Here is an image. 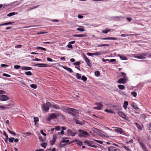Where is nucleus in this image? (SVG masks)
<instances>
[{
  "mask_svg": "<svg viewBox=\"0 0 151 151\" xmlns=\"http://www.w3.org/2000/svg\"><path fill=\"white\" fill-rule=\"evenodd\" d=\"M119 88L121 90H123L125 88V87L124 85H119L118 86Z\"/></svg>",
  "mask_w": 151,
  "mask_h": 151,
  "instance_id": "4c0bfd02",
  "label": "nucleus"
},
{
  "mask_svg": "<svg viewBox=\"0 0 151 151\" xmlns=\"http://www.w3.org/2000/svg\"><path fill=\"white\" fill-rule=\"evenodd\" d=\"M62 67L64 69L68 71L70 73H71L73 72V70H72V69L66 67L64 66H63Z\"/></svg>",
  "mask_w": 151,
  "mask_h": 151,
  "instance_id": "5701e85b",
  "label": "nucleus"
},
{
  "mask_svg": "<svg viewBox=\"0 0 151 151\" xmlns=\"http://www.w3.org/2000/svg\"><path fill=\"white\" fill-rule=\"evenodd\" d=\"M49 107L50 106H48L47 105L46 103V104L43 103L41 105V107L43 111L46 112H47L48 111L49 109Z\"/></svg>",
  "mask_w": 151,
  "mask_h": 151,
  "instance_id": "39448f33",
  "label": "nucleus"
},
{
  "mask_svg": "<svg viewBox=\"0 0 151 151\" xmlns=\"http://www.w3.org/2000/svg\"><path fill=\"white\" fill-rule=\"evenodd\" d=\"M74 65H79L81 64V62L80 61H78L74 63L73 64Z\"/></svg>",
  "mask_w": 151,
  "mask_h": 151,
  "instance_id": "6e6d98bb",
  "label": "nucleus"
},
{
  "mask_svg": "<svg viewBox=\"0 0 151 151\" xmlns=\"http://www.w3.org/2000/svg\"><path fill=\"white\" fill-rule=\"evenodd\" d=\"M131 94L133 96L135 97L137 96V93L134 91L132 92L131 93Z\"/></svg>",
  "mask_w": 151,
  "mask_h": 151,
  "instance_id": "864d4df0",
  "label": "nucleus"
},
{
  "mask_svg": "<svg viewBox=\"0 0 151 151\" xmlns=\"http://www.w3.org/2000/svg\"><path fill=\"white\" fill-rule=\"evenodd\" d=\"M105 111L108 113H114V111L113 110L110 109H106L105 110Z\"/></svg>",
  "mask_w": 151,
  "mask_h": 151,
  "instance_id": "7c9ffc66",
  "label": "nucleus"
},
{
  "mask_svg": "<svg viewBox=\"0 0 151 151\" xmlns=\"http://www.w3.org/2000/svg\"><path fill=\"white\" fill-rule=\"evenodd\" d=\"M55 129L57 131H59L60 129V127L59 126H56L55 128Z\"/></svg>",
  "mask_w": 151,
  "mask_h": 151,
  "instance_id": "e2e57ef3",
  "label": "nucleus"
},
{
  "mask_svg": "<svg viewBox=\"0 0 151 151\" xmlns=\"http://www.w3.org/2000/svg\"><path fill=\"white\" fill-rule=\"evenodd\" d=\"M81 79L83 81L85 82L87 80V78L84 76H83L81 78Z\"/></svg>",
  "mask_w": 151,
  "mask_h": 151,
  "instance_id": "ea45409f",
  "label": "nucleus"
},
{
  "mask_svg": "<svg viewBox=\"0 0 151 151\" xmlns=\"http://www.w3.org/2000/svg\"><path fill=\"white\" fill-rule=\"evenodd\" d=\"M74 141L77 142V144L79 146H81L82 145V142L81 141L76 139Z\"/></svg>",
  "mask_w": 151,
  "mask_h": 151,
  "instance_id": "4be33fe9",
  "label": "nucleus"
},
{
  "mask_svg": "<svg viewBox=\"0 0 151 151\" xmlns=\"http://www.w3.org/2000/svg\"><path fill=\"white\" fill-rule=\"evenodd\" d=\"M59 114L57 113H51L48 115V117L47 120L50 121L52 119H57L58 118Z\"/></svg>",
  "mask_w": 151,
  "mask_h": 151,
  "instance_id": "f257e3e1",
  "label": "nucleus"
},
{
  "mask_svg": "<svg viewBox=\"0 0 151 151\" xmlns=\"http://www.w3.org/2000/svg\"><path fill=\"white\" fill-rule=\"evenodd\" d=\"M46 104L48 106H50V107L55 109H61L59 105L55 104H51L49 102H46Z\"/></svg>",
  "mask_w": 151,
  "mask_h": 151,
  "instance_id": "20e7f679",
  "label": "nucleus"
},
{
  "mask_svg": "<svg viewBox=\"0 0 151 151\" xmlns=\"http://www.w3.org/2000/svg\"><path fill=\"white\" fill-rule=\"evenodd\" d=\"M121 73L122 74V75L124 76V78L125 79H127V77L126 76V74L125 73H124L123 72H121Z\"/></svg>",
  "mask_w": 151,
  "mask_h": 151,
  "instance_id": "c03bdc74",
  "label": "nucleus"
},
{
  "mask_svg": "<svg viewBox=\"0 0 151 151\" xmlns=\"http://www.w3.org/2000/svg\"><path fill=\"white\" fill-rule=\"evenodd\" d=\"M76 76L77 78L78 79H80L81 78V75L78 73L76 74Z\"/></svg>",
  "mask_w": 151,
  "mask_h": 151,
  "instance_id": "79ce46f5",
  "label": "nucleus"
},
{
  "mask_svg": "<svg viewBox=\"0 0 151 151\" xmlns=\"http://www.w3.org/2000/svg\"><path fill=\"white\" fill-rule=\"evenodd\" d=\"M34 122H35V125L37 122L39 120V119L37 117H35L34 118Z\"/></svg>",
  "mask_w": 151,
  "mask_h": 151,
  "instance_id": "473e14b6",
  "label": "nucleus"
},
{
  "mask_svg": "<svg viewBox=\"0 0 151 151\" xmlns=\"http://www.w3.org/2000/svg\"><path fill=\"white\" fill-rule=\"evenodd\" d=\"M67 47L68 48H70V49H71V48H73V47H72V45L71 44H68V45Z\"/></svg>",
  "mask_w": 151,
  "mask_h": 151,
  "instance_id": "0e129e2a",
  "label": "nucleus"
},
{
  "mask_svg": "<svg viewBox=\"0 0 151 151\" xmlns=\"http://www.w3.org/2000/svg\"><path fill=\"white\" fill-rule=\"evenodd\" d=\"M132 106L135 109L137 110L138 109V107L137 106V105L134 103H133L132 104Z\"/></svg>",
  "mask_w": 151,
  "mask_h": 151,
  "instance_id": "2f4dec72",
  "label": "nucleus"
},
{
  "mask_svg": "<svg viewBox=\"0 0 151 151\" xmlns=\"http://www.w3.org/2000/svg\"><path fill=\"white\" fill-rule=\"evenodd\" d=\"M95 104L97 105L98 107H100V109H101V107L103 106V105L101 102L96 103H95Z\"/></svg>",
  "mask_w": 151,
  "mask_h": 151,
  "instance_id": "bb28decb",
  "label": "nucleus"
},
{
  "mask_svg": "<svg viewBox=\"0 0 151 151\" xmlns=\"http://www.w3.org/2000/svg\"><path fill=\"white\" fill-rule=\"evenodd\" d=\"M57 137V136L55 134L53 135L52 139L50 140V144L51 145H52L54 144L56 141Z\"/></svg>",
  "mask_w": 151,
  "mask_h": 151,
  "instance_id": "f8f14e48",
  "label": "nucleus"
},
{
  "mask_svg": "<svg viewBox=\"0 0 151 151\" xmlns=\"http://www.w3.org/2000/svg\"><path fill=\"white\" fill-rule=\"evenodd\" d=\"M9 132L10 134H13V135L15 136L16 134V133L13 131H12L10 130H9Z\"/></svg>",
  "mask_w": 151,
  "mask_h": 151,
  "instance_id": "13d9d810",
  "label": "nucleus"
},
{
  "mask_svg": "<svg viewBox=\"0 0 151 151\" xmlns=\"http://www.w3.org/2000/svg\"><path fill=\"white\" fill-rule=\"evenodd\" d=\"M103 52H98L93 53V55L98 56L102 54Z\"/></svg>",
  "mask_w": 151,
  "mask_h": 151,
  "instance_id": "c9c22d12",
  "label": "nucleus"
},
{
  "mask_svg": "<svg viewBox=\"0 0 151 151\" xmlns=\"http://www.w3.org/2000/svg\"><path fill=\"white\" fill-rule=\"evenodd\" d=\"M67 133L68 136H74L77 134L76 133L73 132L71 129L68 130L67 131Z\"/></svg>",
  "mask_w": 151,
  "mask_h": 151,
  "instance_id": "9b49d317",
  "label": "nucleus"
},
{
  "mask_svg": "<svg viewBox=\"0 0 151 151\" xmlns=\"http://www.w3.org/2000/svg\"><path fill=\"white\" fill-rule=\"evenodd\" d=\"M39 138L40 140L42 142H43L45 141L46 137H45L43 138H42L41 136H39Z\"/></svg>",
  "mask_w": 151,
  "mask_h": 151,
  "instance_id": "f704fd0d",
  "label": "nucleus"
},
{
  "mask_svg": "<svg viewBox=\"0 0 151 151\" xmlns=\"http://www.w3.org/2000/svg\"><path fill=\"white\" fill-rule=\"evenodd\" d=\"M101 40H117V39L115 37H105L103 38H100Z\"/></svg>",
  "mask_w": 151,
  "mask_h": 151,
  "instance_id": "412c9836",
  "label": "nucleus"
},
{
  "mask_svg": "<svg viewBox=\"0 0 151 151\" xmlns=\"http://www.w3.org/2000/svg\"><path fill=\"white\" fill-rule=\"evenodd\" d=\"M139 142L144 151H148L147 149V148L146 147L145 144L142 142Z\"/></svg>",
  "mask_w": 151,
  "mask_h": 151,
  "instance_id": "ddd939ff",
  "label": "nucleus"
},
{
  "mask_svg": "<svg viewBox=\"0 0 151 151\" xmlns=\"http://www.w3.org/2000/svg\"><path fill=\"white\" fill-rule=\"evenodd\" d=\"M93 139L94 141H95V142H96L101 144L102 145L103 144V142L101 141L95 139Z\"/></svg>",
  "mask_w": 151,
  "mask_h": 151,
  "instance_id": "a19ab883",
  "label": "nucleus"
},
{
  "mask_svg": "<svg viewBox=\"0 0 151 151\" xmlns=\"http://www.w3.org/2000/svg\"><path fill=\"white\" fill-rule=\"evenodd\" d=\"M25 74L27 76H31L32 73L30 71L26 72L25 73Z\"/></svg>",
  "mask_w": 151,
  "mask_h": 151,
  "instance_id": "49530a36",
  "label": "nucleus"
},
{
  "mask_svg": "<svg viewBox=\"0 0 151 151\" xmlns=\"http://www.w3.org/2000/svg\"><path fill=\"white\" fill-rule=\"evenodd\" d=\"M86 36L85 34L74 35H73V36L75 37H85Z\"/></svg>",
  "mask_w": 151,
  "mask_h": 151,
  "instance_id": "72a5a7b5",
  "label": "nucleus"
},
{
  "mask_svg": "<svg viewBox=\"0 0 151 151\" xmlns=\"http://www.w3.org/2000/svg\"><path fill=\"white\" fill-rule=\"evenodd\" d=\"M66 110L68 113L71 114L73 116H75L76 115L78 111V110L76 109L69 107H67Z\"/></svg>",
  "mask_w": 151,
  "mask_h": 151,
  "instance_id": "7ed1b4c3",
  "label": "nucleus"
},
{
  "mask_svg": "<svg viewBox=\"0 0 151 151\" xmlns=\"http://www.w3.org/2000/svg\"><path fill=\"white\" fill-rule=\"evenodd\" d=\"M34 65L35 66H37L39 67H45L48 66V65L44 63H40L37 64H35Z\"/></svg>",
  "mask_w": 151,
  "mask_h": 151,
  "instance_id": "f3484780",
  "label": "nucleus"
},
{
  "mask_svg": "<svg viewBox=\"0 0 151 151\" xmlns=\"http://www.w3.org/2000/svg\"><path fill=\"white\" fill-rule=\"evenodd\" d=\"M100 130L98 129H96V128H94L93 129V131L94 132L98 134L99 131Z\"/></svg>",
  "mask_w": 151,
  "mask_h": 151,
  "instance_id": "8fccbe9b",
  "label": "nucleus"
},
{
  "mask_svg": "<svg viewBox=\"0 0 151 151\" xmlns=\"http://www.w3.org/2000/svg\"><path fill=\"white\" fill-rule=\"evenodd\" d=\"M83 143H84L87 145L88 146L94 148H96L97 147L96 146L91 144V143L89 142V141L86 140Z\"/></svg>",
  "mask_w": 151,
  "mask_h": 151,
  "instance_id": "6ab92c4d",
  "label": "nucleus"
},
{
  "mask_svg": "<svg viewBox=\"0 0 151 151\" xmlns=\"http://www.w3.org/2000/svg\"><path fill=\"white\" fill-rule=\"evenodd\" d=\"M127 80V79H125L124 78H121L119 80L117 81V83H123L124 84L126 83Z\"/></svg>",
  "mask_w": 151,
  "mask_h": 151,
  "instance_id": "a211bd4d",
  "label": "nucleus"
},
{
  "mask_svg": "<svg viewBox=\"0 0 151 151\" xmlns=\"http://www.w3.org/2000/svg\"><path fill=\"white\" fill-rule=\"evenodd\" d=\"M128 103L127 101H124V104H123V106L125 110H126L127 109V106L128 105Z\"/></svg>",
  "mask_w": 151,
  "mask_h": 151,
  "instance_id": "a878e982",
  "label": "nucleus"
},
{
  "mask_svg": "<svg viewBox=\"0 0 151 151\" xmlns=\"http://www.w3.org/2000/svg\"><path fill=\"white\" fill-rule=\"evenodd\" d=\"M122 147L124 148L125 150L127 151H131V149L127 147L126 146L124 145H122Z\"/></svg>",
  "mask_w": 151,
  "mask_h": 151,
  "instance_id": "cd10ccee",
  "label": "nucleus"
},
{
  "mask_svg": "<svg viewBox=\"0 0 151 151\" xmlns=\"http://www.w3.org/2000/svg\"><path fill=\"white\" fill-rule=\"evenodd\" d=\"M15 14V12H11L9 13L7 15V16L9 17H11L13 15H14Z\"/></svg>",
  "mask_w": 151,
  "mask_h": 151,
  "instance_id": "3c124183",
  "label": "nucleus"
},
{
  "mask_svg": "<svg viewBox=\"0 0 151 151\" xmlns=\"http://www.w3.org/2000/svg\"><path fill=\"white\" fill-rule=\"evenodd\" d=\"M36 49H40L42 50H43L45 51H46L47 50L44 48H43L42 47H38L36 48Z\"/></svg>",
  "mask_w": 151,
  "mask_h": 151,
  "instance_id": "603ef678",
  "label": "nucleus"
},
{
  "mask_svg": "<svg viewBox=\"0 0 151 151\" xmlns=\"http://www.w3.org/2000/svg\"><path fill=\"white\" fill-rule=\"evenodd\" d=\"M109 46V45L108 44L97 45V47H102V46Z\"/></svg>",
  "mask_w": 151,
  "mask_h": 151,
  "instance_id": "09e8293b",
  "label": "nucleus"
},
{
  "mask_svg": "<svg viewBox=\"0 0 151 151\" xmlns=\"http://www.w3.org/2000/svg\"><path fill=\"white\" fill-rule=\"evenodd\" d=\"M59 114V116H60V118L62 119L63 120H64L65 119V117L62 114H60V113H58Z\"/></svg>",
  "mask_w": 151,
  "mask_h": 151,
  "instance_id": "58836bf2",
  "label": "nucleus"
},
{
  "mask_svg": "<svg viewBox=\"0 0 151 151\" xmlns=\"http://www.w3.org/2000/svg\"><path fill=\"white\" fill-rule=\"evenodd\" d=\"M69 141V140H65L64 139H63L60 142V145H59V147L60 148H61L63 147L65 145V144H64L63 145H62L61 144V143H67Z\"/></svg>",
  "mask_w": 151,
  "mask_h": 151,
  "instance_id": "aec40b11",
  "label": "nucleus"
},
{
  "mask_svg": "<svg viewBox=\"0 0 151 151\" xmlns=\"http://www.w3.org/2000/svg\"><path fill=\"white\" fill-rule=\"evenodd\" d=\"M112 128L114 129V131L118 133L121 134H123L124 132V131L121 128L116 127H114Z\"/></svg>",
  "mask_w": 151,
  "mask_h": 151,
  "instance_id": "423d86ee",
  "label": "nucleus"
},
{
  "mask_svg": "<svg viewBox=\"0 0 151 151\" xmlns=\"http://www.w3.org/2000/svg\"><path fill=\"white\" fill-rule=\"evenodd\" d=\"M84 28H78L77 29V30L78 31H80V32H83L85 31V30L84 29Z\"/></svg>",
  "mask_w": 151,
  "mask_h": 151,
  "instance_id": "4d7b16f0",
  "label": "nucleus"
},
{
  "mask_svg": "<svg viewBox=\"0 0 151 151\" xmlns=\"http://www.w3.org/2000/svg\"><path fill=\"white\" fill-rule=\"evenodd\" d=\"M110 31V29H106L103 30L102 31V33H103L106 34L108 32Z\"/></svg>",
  "mask_w": 151,
  "mask_h": 151,
  "instance_id": "e433bc0d",
  "label": "nucleus"
},
{
  "mask_svg": "<svg viewBox=\"0 0 151 151\" xmlns=\"http://www.w3.org/2000/svg\"><path fill=\"white\" fill-rule=\"evenodd\" d=\"M78 131L80 133L78 135L80 137H86L89 136V134L87 132L83 130L80 129Z\"/></svg>",
  "mask_w": 151,
  "mask_h": 151,
  "instance_id": "f03ea898",
  "label": "nucleus"
},
{
  "mask_svg": "<svg viewBox=\"0 0 151 151\" xmlns=\"http://www.w3.org/2000/svg\"><path fill=\"white\" fill-rule=\"evenodd\" d=\"M108 150L109 151H120V150L119 149L112 146L108 147Z\"/></svg>",
  "mask_w": 151,
  "mask_h": 151,
  "instance_id": "4468645a",
  "label": "nucleus"
},
{
  "mask_svg": "<svg viewBox=\"0 0 151 151\" xmlns=\"http://www.w3.org/2000/svg\"><path fill=\"white\" fill-rule=\"evenodd\" d=\"M142 55L144 56H146L147 57H151V54L150 53L147 52L143 53Z\"/></svg>",
  "mask_w": 151,
  "mask_h": 151,
  "instance_id": "393cba45",
  "label": "nucleus"
},
{
  "mask_svg": "<svg viewBox=\"0 0 151 151\" xmlns=\"http://www.w3.org/2000/svg\"><path fill=\"white\" fill-rule=\"evenodd\" d=\"M47 145V144L46 143H42L41 144V145L42 147L45 148Z\"/></svg>",
  "mask_w": 151,
  "mask_h": 151,
  "instance_id": "37998d69",
  "label": "nucleus"
},
{
  "mask_svg": "<svg viewBox=\"0 0 151 151\" xmlns=\"http://www.w3.org/2000/svg\"><path fill=\"white\" fill-rule=\"evenodd\" d=\"M22 46L21 45H17L15 46V48H21Z\"/></svg>",
  "mask_w": 151,
  "mask_h": 151,
  "instance_id": "bf43d9fd",
  "label": "nucleus"
},
{
  "mask_svg": "<svg viewBox=\"0 0 151 151\" xmlns=\"http://www.w3.org/2000/svg\"><path fill=\"white\" fill-rule=\"evenodd\" d=\"M134 124L136 126V127H137V128L138 129H139L140 130H142V128L141 126L138 123H134Z\"/></svg>",
  "mask_w": 151,
  "mask_h": 151,
  "instance_id": "c85d7f7f",
  "label": "nucleus"
},
{
  "mask_svg": "<svg viewBox=\"0 0 151 151\" xmlns=\"http://www.w3.org/2000/svg\"><path fill=\"white\" fill-rule=\"evenodd\" d=\"M40 133L42 134L43 135L46 136V134L45 133H43V131L42 130H40Z\"/></svg>",
  "mask_w": 151,
  "mask_h": 151,
  "instance_id": "69168bd1",
  "label": "nucleus"
},
{
  "mask_svg": "<svg viewBox=\"0 0 151 151\" xmlns=\"http://www.w3.org/2000/svg\"><path fill=\"white\" fill-rule=\"evenodd\" d=\"M30 86L32 88L34 89H35L37 87V85L34 84H31Z\"/></svg>",
  "mask_w": 151,
  "mask_h": 151,
  "instance_id": "de8ad7c7",
  "label": "nucleus"
},
{
  "mask_svg": "<svg viewBox=\"0 0 151 151\" xmlns=\"http://www.w3.org/2000/svg\"><path fill=\"white\" fill-rule=\"evenodd\" d=\"M133 57L135 58L140 59H145L146 58V57L144 56L142 54V55L139 54L137 55H134Z\"/></svg>",
  "mask_w": 151,
  "mask_h": 151,
  "instance_id": "dca6fc26",
  "label": "nucleus"
},
{
  "mask_svg": "<svg viewBox=\"0 0 151 151\" xmlns=\"http://www.w3.org/2000/svg\"><path fill=\"white\" fill-rule=\"evenodd\" d=\"M3 76H4L9 77H11V76L10 75L7 74L5 73H3Z\"/></svg>",
  "mask_w": 151,
  "mask_h": 151,
  "instance_id": "052dcab7",
  "label": "nucleus"
},
{
  "mask_svg": "<svg viewBox=\"0 0 151 151\" xmlns=\"http://www.w3.org/2000/svg\"><path fill=\"white\" fill-rule=\"evenodd\" d=\"M118 114L121 117L124 119L125 120L128 121V119L126 117L125 114L123 113L122 111H119L118 112Z\"/></svg>",
  "mask_w": 151,
  "mask_h": 151,
  "instance_id": "0eeeda50",
  "label": "nucleus"
},
{
  "mask_svg": "<svg viewBox=\"0 0 151 151\" xmlns=\"http://www.w3.org/2000/svg\"><path fill=\"white\" fill-rule=\"evenodd\" d=\"M22 70H31L32 69V68L29 67H25L24 66L22 67Z\"/></svg>",
  "mask_w": 151,
  "mask_h": 151,
  "instance_id": "b1692460",
  "label": "nucleus"
},
{
  "mask_svg": "<svg viewBox=\"0 0 151 151\" xmlns=\"http://www.w3.org/2000/svg\"><path fill=\"white\" fill-rule=\"evenodd\" d=\"M84 60L88 65L91 67L92 66L90 60L88 59L85 55L83 56Z\"/></svg>",
  "mask_w": 151,
  "mask_h": 151,
  "instance_id": "6e6552de",
  "label": "nucleus"
},
{
  "mask_svg": "<svg viewBox=\"0 0 151 151\" xmlns=\"http://www.w3.org/2000/svg\"><path fill=\"white\" fill-rule=\"evenodd\" d=\"M95 76H96L98 77L100 75V73L99 71H96L95 72Z\"/></svg>",
  "mask_w": 151,
  "mask_h": 151,
  "instance_id": "a18cd8bd",
  "label": "nucleus"
},
{
  "mask_svg": "<svg viewBox=\"0 0 151 151\" xmlns=\"http://www.w3.org/2000/svg\"><path fill=\"white\" fill-rule=\"evenodd\" d=\"M9 99V98L6 95L0 96V100L6 101Z\"/></svg>",
  "mask_w": 151,
  "mask_h": 151,
  "instance_id": "9d476101",
  "label": "nucleus"
},
{
  "mask_svg": "<svg viewBox=\"0 0 151 151\" xmlns=\"http://www.w3.org/2000/svg\"><path fill=\"white\" fill-rule=\"evenodd\" d=\"M5 93V92L3 90H0V94H4Z\"/></svg>",
  "mask_w": 151,
  "mask_h": 151,
  "instance_id": "774afa93",
  "label": "nucleus"
},
{
  "mask_svg": "<svg viewBox=\"0 0 151 151\" xmlns=\"http://www.w3.org/2000/svg\"><path fill=\"white\" fill-rule=\"evenodd\" d=\"M5 106L7 108H11L14 106V103L12 101H9L8 102L7 104L5 105Z\"/></svg>",
  "mask_w": 151,
  "mask_h": 151,
  "instance_id": "1a4fd4ad",
  "label": "nucleus"
},
{
  "mask_svg": "<svg viewBox=\"0 0 151 151\" xmlns=\"http://www.w3.org/2000/svg\"><path fill=\"white\" fill-rule=\"evenodd\" d=\"M119 57L122 60H127V58L126 57L124 56H122L120 55H119Z\"/></svg>",
  "mask_w": 151,
  "mask_h": 151,
  "instance_id": "c756f323",
  "label": "nucleus"
},
{
  "mask_svg": "<svg viewBox=\"0 0 151 151\" xmlns=\"http://www.w3.org/2000/svg\"><path fill=\"white\" fill-rule=\"evenodd\" d=\"M14 139V137L10 138L9 139V142L12 143L13 142Z\"/></svg>",
  "mask_w": 151,
  "mask_h": 151,
  "instance_id": "5fc2aeb1",
  "label": "nucleus"
},
{
  "mask_svg": "<svg viewBox=\"0 0 151 151\" xmlns=\"http://www.w3.org/2000/svg\"><path fill=\"white\" fill-rule=\"evenodd\" d=\"M21 67L19 65H15L14 66V68L16 69H19Z\"/></svg>",
  "mask_w": 151,
  "mask_h": 151,
  "instance_id": "680f3d73",
  "label": "nucleus"
},
{
  "mask_svg": "<svg viewBox=\"0 0 151 151\" xmlns=\"http://www.w3.org/2000/svg\"><path fill=\"white\" fill-rule=\"evenodd\" d=\"M14 22H7L6 23H4V25H9L11 24L12 23H14Z\"/></svg>",
  "mask_w": 151,
  "mask_h": 151,
  "instance_id": "338daca9",
  "label": "nucleus"
},
{
  "mask_svg": "<svg viewBox=\"0 0 151 151\" xmlns=\"http://www.w3.org/2000/svg\"><path fill=\"white\" fill-rule=\"evenodd\" d=\"M98 134L100 135L101 137H107V134L106 133H105L104 132L99 130L98 132Z\"/></svg>",
  "mask_w": 151,
  "mask_h": 151,
  "instance_id": "2eb2a0df",
  "label": "nucleus"
}]
</instances>
